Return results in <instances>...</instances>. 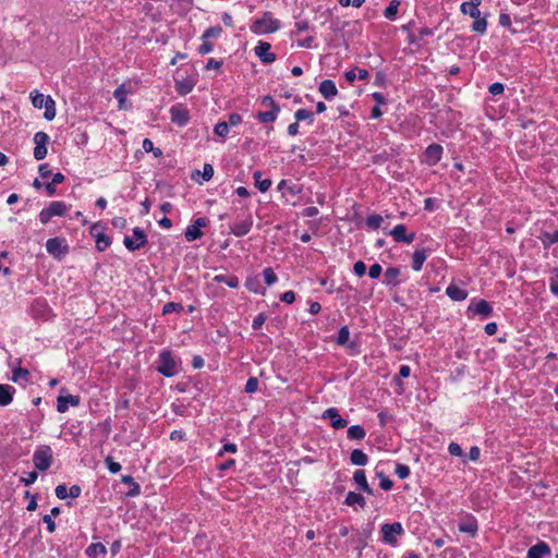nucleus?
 Wrapping results in <instances>:
<instances>
[{"label":"nucleus","instance_id":"5","mask_svg":"<svg viewBox=\"0 0 558 558\" xmlns=\"http://www.w3.org/2000/svg\"><path fill=\"white\" fill-rule=\"evenodd\" d=\"M53 461V453L50 446L43 445L38 447L33 454V463L39 471L48 470Z\"/></svg>","mask_w":558,"mask_h":558},{"label":"nucleus","instance_id":"38","mask_svg":"<svg viewBox=\"0 0 558 558\" xmlns=\"http://www.w3.org/2000/svg\"><path fill=\"white\" fill-rule=\"evenodd\" d=\"M471 29L480 35H484L487 31V20L486 17H481V15L477 19H474V22L471 25Z\"/></svg>","mask_w":558,"mask_h":558},{"label":"nucleus","instance_id":"47","mask_svg":"<svg viewBox=\"0 0 558 558\" xmlns=\"http://www.w3.org/2000/svg\"><path fill=\"white\" fill-rule=\"evenodd\" d=\"M264 280L267 286H272L277 282L278 277L271 267H267L263 270Z\"/></svg>","mask_w":558,"mask_h":558},{"label":"nucleus","instance_id":"39","mask_svg":"<svg viewBox=\"0 0 558 558\" xmlns=\"http://www.w3.org/2000/svg\"><path fill=\"white\" fill-rule=\"evenodd\" d=\"M294 119L298 122L307 121L308 124H313L314 113L308 109H299L294 112Z\"/></svg>","mask_w":558,"mask_h":558},{"label":"nucleus","instance_id":"18","mask_svg":"<svg viewBox=\"0 0 558 558\" xmlns=\"http://www.w3.org/2000/svg\"><path fill=\"white\" fill-rule=\"evenodd\" d=\"M389 234L393 238V240L398 243H407L410 244L415 240V233L412 232L410 234L407 233V227L404 225H397L389 231Z\"/></svg>","mask_w":558,"mask_h":558},{"label":"nucleus","instance_id":"10","mask_svg":"<svg viewBox=\"0 0 558 558\" xmlns=\"http://www.w3.org/2000/svg\"><path fill=\"white\" fill-rule=\"evenodd\" d=\"M50 141V137L47 133L39 131L34 135V158L36 160H43L47 156V145Z\"/></svg>","mask_w":558,"mask_h":558},{"label":"nucleus","instance_id":"42","mask_svg":"<svg viewBox=\"0 0 558 558\" xmlns=\"http://www.w3.org/2000/svg\"><path fill=\"white\" fill-rule=\"evenodd\" d=\"M29 378V372L26 368L16 367L12 372V380L19 383L21 380L27 381Z\"/></svg>","mask_w":558,"mask_h":558},{"label":"nucleus","instance_id":"50","mask_svg":"<svg viewBox=\"0 0 558 558\" xmlns=\"http://www.w3.org/2000/svg\"><path fill=\"white\" fill-rule=\"evenodd\" d=\"M377 476L379 478V486L384 490H390L393 486V482L386 476L383 472L377 473Z\"/></svg>","mask_w":558,"mask_h":558},{"label":"nucleus","instance_id":"21","mask_svg":"<svg viewBox=\"0 0 558 558\" xmlns=\"http://www.w3.org/2000/svg\"><path fill=\"white\" fill-rule=\"evenodd\" d=\"M550 555L549 545L545 542H538L527 550V558H544Z\"/></svg>","mask_w":558,"mask_h":558},{"label":"nucleus","instance_id":"32","mask_svg":"<svg viewBox=\"0 0 558 558\" xmlns=\"http://www.w3.org/2000/svg\"><path fill=\"white\" fill-rule=\"evenodd\" d=\"M350 461L353 465L364 466L368 462V457L361 449H354L350 454Z\"/></svg>","mask_w":558,"mask_h":558},{"label":"nucleus","instance_id":"28","mask_svg":"<svg viewBox=\"0 0 558 558\" xmlns=\"http://www.w3.org/2000/svg\"><path fill=\"white\" fill-rule=\"evenodd\" d=\"M15 388L10 385L0 384V405H9L13 400Z\"/></svg>","mask_w":558,"mask_h":558},{"label":"nucleus","instance_id":"60","mask_svg":"<svg viewBox=\"0 0 558 558\" xmlns=\"http://www.w3.org/2000/svg\"><path fill=\"white\" fill-rule=\"evenodd\" d=\"M381 271H383V268L379 264H373L371 267H369V270H368V276L372 278V279H377L380 275H381Z\"/></svg>","mask_w":558,"mask_h":558},{"label":"nucleus","instance_id":"45","mask_svg":"<svg viewBox=\"0 0 558 558\" xmlns=\"http://www.w3.org/2000/svg\"><path fill=\"white\" fill-rule=\"evenodd\" d=\"M222 33V28L219 25L208 27L202 35V39L218 38Z\"/></svg>","mask_w":558,"mask_h":558},{"label":"nucleus","instance_id":"35","mask_svg":"<svg viewBox=\"0 0 558 558\" xmlns=\"http://www.w3.org/2000/svg\"><path fill=\"white\" fill-rule=\"evenodd\" d=\"M85 553L88 557L95 558L99 555H105L107 549L102 543H93L86 548Z\"/></svg>","mask_w":558,"mask_h":558},{"label":"nucleus","instance_id":"63","mask_svg":"<svg viewBox=\"0 0 558 558\" xmlns=\"http://www.w3.org/2000/svg\"><path fill=\"white\" fill-rule=\"evenodd\" d=\"M260 104L262 106L268 107L269 109H274V107H280L269 95L262 97Z\"/></svg>","mask_w":558,"mask_h":558},{"label":"nucleus","instance_id":"55","mask_svg":"<svg viewBox=\"0 0 558 558\" xmlns=\"http://www.w3.org/2000/svg\"><path fill=\"white\" fill-rule=\"evenodd\" d=\"M505 90V86L502 83H499V82H496V83H493L492 85H489L488 87V92L494 95V96H497V95H500L502 94Z\"/></svg>","mask_w":558,"mask_h":558},{"label":"nucleus","instance_id":"41","mask_svg":"<svg viewBox=\"0 0 558 558\" xmlns=\"http://www.w3.org/2000/svg\"><path fill=\"white\" fill-rule=\"evenodd\" d=\"M448 452L450 456L452 457H459V458H462V462L465 463L466 462V456L464 454L461 446L458 444V442H454V441H451L449 445H448Z\"/></svg>","mask_w":558,"mask_h":558},{"label":"nucleus","instance_id":"57","mask_svg":"<svg viewBox=\"0 0 558 558\" xmlns=\"http://www.w3.org/2000/svg\"><path fill=\"white\" fill-rule=\"evenodd\" d=\"M481 457V449L477 446H473L470 448L469 454L466 456V460L476 462Z\"/></svg>","mask_w":558,"mask_h":558},{"label":"nucleus","instance_id":"14","mask_svg":"<svg viewBox=\"0 0 558 558\" xmlns=\"http://www.w3.org/2000/svg\"><path fill=\"white\" fill-rule=\"evenodd\" d=\"M207 226L206 218H197L192 225H190L184 232V238L187 242L195 241L203 236L202 228Z\"/></svg>","mask_w":558,"mask_h":558},{"label":"nucleus","instance_id":"61","mask_svg":"<svg viewBox=\"0 0 558 558\" xmlns=\"http://www.w3.org/2000/svg\"><path fill=\"white\" fill-rule=\"evenodd\" d=\"M353 271L356 276L362 277L366 272V265L364 262L359 260L353 265Z\"/></svg>","mask_w":558,"mask_h":558},{"label":"nucleus","instance_id":"20","mask_svg":"<svg viewBox=\"0 0 558 558\" xmlns=\"http://www.w3.org/2000/svg\"><path fill=\"white\" fill-rule=\"evenodd\" d=\"M458 527L460 532L475 536L478 530L477 520L473 515H466L460 521Z\"/></svg>","mask_w":558,"mask_h":558},{"label":"nucleus","instance_id":"9","mask_svg":"<svg viewBox=\"0 0 558 558\" xmlns=\"http://www.w3.org/2000/svg\"><path fill=\"white\" fill-rule=\"evenodd\" d=\"M47 252L57 259H61L69 252V246L66 244L65 239L62 238H51L46 242Z\"/></svg>","mask_w":558,"mask_h":558},{"label":"nucleus","instance_id":"46","mask_svg":"<svg viewBox=\"0 0 558 558\" xmlns=\"http://www.w3.org/2000/svg\"><path fill=\"white\" fill-rule=\"evenodd\" d=\"M182 311H183V305L181 303H175V302H168L162 307L163 315H168L173 312L180 313Z\"/></svg>","mask_w":558,"mask_h":558},{"label":"nucleus","instance_id":"12","mask_svg":"<svg viewBox=\"0 0 558 558\" xmlns=\"http://www.w3.org/2000/svg\"><path fill=\"white\" fill-rule=\"evenodd\" d=\"M65 388L60 390V393L57 398V411L59 413H65L69 410V405L78 407L81 402L80 396L66 395L64 396Z\"/></svg>","mask_w":558,"mask_h":558},{"label":"nucleus","instance_id":"44","mask_svg":"<svg viewBox=\"0 0 558 558\" xmlns=\"http://www.w3.org/2000/svg\"><path fill=\"white\" fill-rule=\"evenodd\" d=\"M460 11L463 14L470 15L472 19H477L481 15V11L476 7H472L465 2H462L460 5Z\"/></svg>","mask_w":558,"mask_h":558},{"label":"nucleus","instance_id":"26","mask_svg":"<svg viewBox=\"0 0 558 558\" xmlns=\"http://www.w3.org/2000/svg\"><path fill=\"white\" fill-rule=\"evenodd\" d=\"M195 86V81L191 77H185L182 80H175V90L179 95L184 96L193 90Z\"/></svg>","mask_w":558,"mask_h":558},{"label":"nucleus","instance_id":"6","mask_svg":"<svg viewBox=\"0 0 558 558\" xmlns=\"http://www.w3.org/2000/svg\"><path fill=\"white\" fill-rule=\"evenodd\" d=\"M404 530L400 522L385 523L380 527L381 541L390 546H396L397 536H401Z\"/></svg>","mask_w":558,"mask_h":558},{"label":"nucleus","instance_id":"58","mask_svg":"<svg viewBox=\"0 0 558 558\" xmlns=\"http://www.w3.org/2000/svg\"><path fill=\"white\" fill-rule=\"evenodd\" d=\"M56 496L59 499H65L69 496V488L65 484H60L56 487Z\"/></svg>","mask_w":558,"mask_h":558},{"label":"nucleus","instance_id":"29","mask_svg":"<svg viewBox=\"0 0 558 558\" xmlns=\"http://www.w3.org/2000/svg\"><path fill=\"white\" fill-rule=\"evenodd\" d=\"M245 287L251 292H254L256 294L265 295L266 289L262 286L260 279L258 276L248 277L245 281Z\"/></svg>","mask_w":558,"mask_h":558},{"label":"nucleus","instance_id":"15","mask_svg":"<svg viewBox=\"0 0 558 558\" xmlns=\"http://www.w3.org/2000/svg\"><path fill=\"white\" fill-rule=\"evenodd\" d=\"M270 49L271 45L269 43L260 40L254 48V52L263 63L269 64L276 60V54L272 53Z\"/></svg>","mask_w":558,"mask_h":558},{"label":"nucleus","instance_id":"51","mask_svg":"<svg viewBox=\"0 0 558 558\" xmlns=\"http://www.w3.org/2000/svg\"><path fill=\"white\" fill-rule=\"evenodd\" d=\"M395 474L399 478L404 480L410 475V468L407 464L398 463L395 469Z\"/></svg>","mask_w":558,"mask_h":558},{"label":"nucleus","instance_id":"8","mask_svg":"<svg viewBox=\"0 0 558 558\" xmlns=\"http://www.w3.org/2000/svg\"><path fill=\"white\" fill-rule=\"evenodd\" d=\"M132 233L133 238L126 235L123 240V244L129 251L134 252L141 250L147 244V235L143 229H141L140 227H135L132 230Z\"/></svg>","mask_w":558,"mask_h":558},{"label":"nucleus","instance_id":"52","mask_svg":"<svg viewBox=\"0 0 558 558\" xmlns=\"http://www.w3.org/2000/svg\"><path fill=\"white\" fill-rule=\"evenodd\" d=\"M105 463L109 472L112 474H117L118 472L121 471V464L119 462H116L111 457H107Z\"/></svg>","mask_w":558,"mask_h":558},{"label":"nucleus","instance_id":"59","mask_svg":"<svg viewBox=\"0 0 558 558\" xmlns=\"http://www.w3.org/2000/svg\"><path fill=\"white\" fill-rule=\"evenodd\" d=\"M222 60H216L214 58H209L205 65V70H219L222 66Z\"/></svg>","mask_w":558,"mask_h":558},{"label":"nucleus","instance_id":"19","mask_svg":"<svg viewBox=\"0 0 558 558\" xmlns=\"http://www.w3.org/2000/svg\"><path fill=\"white\" fill-rule=\"evenodd\" d=\"M442 147L439 144H432L425 149V160L428 165L438 163L442 157Z\"/></svg>","mask_w":558,"mask_h":558},{"label":"nucleus","instance_id":"53","mask_svg":"<svg viewBox=\"0 0 558 558\" xmlns=\"http://www.w3.org/2000/svg\"><path fill=\"white\" fill-rule=\"evenodd\" d=\"M258 389V379L256 377H250L245 384V392L254 393Z\"/></svg>","mask_w":558,"mask_h":558},{"label":"nucleus","instance_id":"1","mask_svg":"<svg viewBox=\"0 0 558 558\" xmlns=\"http://www.w3.org/2000/svg\"><path fill=\"white\" fill-rule=\"evenodd\" d=\"M157 371L165 377H173L181 371V361L170 350H162L158 355Z\"/></svg>","mask_w":558,"mask_h":558},{"label":"nucleus","instance_id":"13","mask_svg":"<svg viewBox=\"0 0 558 558\" xmlns=\"http://www.w3.org/2000/svg\"><path fill=\"white\" fill-rule=\"evenodd\" d=\"M171 122L185 126L190 121V112L183 105H174L169 109Z\"/></svg>","mask_w":558,"mask_h":558},{"label":"nucleus","instance_id":"62","mask_svg":"<svg viewBox=\"0 0 558 558\" xmlns=\"http://www.w3.org/2000/svg\"><path fill=\"white\" fill-rule=\"evenodd\" d=\"M280 301L287 304H292L295 301V293L291 290L286 291L280 295Z\"/></svg>","mask_w":558,"mask_h":558},{"label":"nucleus","instance_id":"22","mask_svg":"<svg viewBox=\"0 0 558 558\" xmlns=\"http://www.w3.org/2000/svg\"><path fill=\"white\" fill-rule=\"evenodd\" d=\"M319 93L326 98L327 100L332 99L338 94V88L333 81L331 80H324L318 87Z\"/></svg>","mask_w":558,"mask_h":558},{"label":"nucleus","instance_id":"64","mask_svg":"<svg viewBox=\"0 0 558 558\" xmlns=\"http://www.w3.org/2000/svg\"><path fill=\"white\" fill-rule=\"evenodd\" d=\"M214 49V45L209 43L207 39L203 40V44L198 47V52L201 54H207L211 52Z\"/></svg>","mask_w":558,"mask_h":558},{"label":"nucleus","instance_id":"7","mask_svg":"<svg viewBox=\"0 0 558 558\" xmlns=\"http://www.w3.org/2000/svg\"><path fill=\"white\" fill-rule=\"evenodd\" d=\"M106 227L101 222L92 225L89 233L95 239L96 248L99 252L106 251L110 244V238L105 233Z\"/></svg>","mask_w":558,"mask_h":558},{"label":"nucleus","instance_id":"33","mask_svg":"<svg viewBox=\"0 0 558 558\" xmlns=\"http://www.w3.org/2000/svg\"><path fill=\"white\" fill-rule=\"evenodd\" d=\"M253 179L255 181V186L263 193L267 192L271 186V180L270 179H263L262 180V172L255 171L253 173Z\"/></svg>","mask_w":558,"mask_h":558},{"label":"nucleus","instance_id":"27","mask_svg":"<svg viewBox=\"0 0 558 558\" xmlns=\"http://www.w3.org/2000/svg\"><path fill=\"white\" fill-rule=\"evenodd\" d=\"M349 338H350L349 327L348 326H342L339 329V331H338L337 344L341 345V347H347L350 350L356 348V343L355 342H350Z\"/></svg>","mask_w":558,"mask_h":558},{"label":"nucleus","instance_id":"30","mask_svg":"<svg viewBox=\"0 0 558 558\" xmlns=\"http://www.w3.org/2000/svg\"><path fill=\"white\" fill-rule=\"evenodd\" d=\"M280 112V107H274V109H269L267 111H259L256 113V119L260 123H269L276 121L278 114Z\"/></svg>","mask_w":558,"mask_h":558},{"label":"nucleus","instance_id":"48","mask_svg":"<svg viewBox=\"0 0 558 558\" xmlns=\"http://www.w3.org/2000/svg\"><path fill=\"white\" fill-rule=\"evenodd\" d=\"M400 271L396 267H389L385 272L386 284H396L395 280L399 276Z\"/></svg>","mask_w":558,"mask_h":558},{"label":"nucleus","instance_id":"54","mask_svg":"<svg viewBox=\"0 0 558 558\" xmlns=\"http://www.w3.org/2000/svg\"><path fill=\"white\" fill-rule=\"evenodd\" d=\"M38 477V474L36 471H32L29 473H27V475L25 477H21V482L25 485V486H31L32 484H34L36 482Z\"/></svg>","mask_w":558,"mask_h":558},{"label":"nucleus","instance_id":"40","mask_svg":"<svg viewBox=\"0 0 558 558\" xmlns=\"http://www.w3.org/2000/svg\"><path fill=\"white\" fill-rule=\"evenodd\" d=\"M399 5H400V1H398V0L390 1L388 7L384 11V16L387 20L393 21L397 16Z\"/></svg>","mask_w":558,"mask_h":558},{"label":"nucleus","instance_id":"2","mask_svg":"<svg viewBox=\"0 0 558 558\" xmlns=\"http://www.w3.org/2000/svg\"><path fill=\"white\" fill-rule=\"evenodd\" d=\"M280 28V21L272 16V13L266 11L260 17L255 19L250 29L255 35H265L275 33Z\"/></svg>","mask_w":558,"mask_h":558},{"label":"nucleus","instance_id":"11","mask_svg":"<svg viewBox=\"0 0 558 558\" xmlns=\"http://www.w3.org/2000/svg\"><path fill=\"white\" fill-rule=\"evenodd\" d=\"M468 314L481 315L486 318L493 314V307L490 303L485 300L473 299L468 306Z\"/></svg>","mask_w":558,"mask_h":558},{"label":"nucleus","instance_id":"23","mask_svg":"<svg viewBox=\"0 0 558 558\" xmlns=\"http://www.w3.org/2000/svg\"><path fill=\"white\" fill-rule=\"evenodd\" d=\"M429 251L425 247L417 248L412 255V268L414 271H420L424 262L427 259Z\"/></svg>","mask_w":558,"mask_h":558},{"label":"nucleus","instance_id":"34","mask_svg":"<svg viewBox=\"0 0 558 558\" xmlns=\"http://www.w3.org/2000/svg\"><path fill=\"white\" fill-rule=\"evenodd\" d=\"M350 440H362L366 436L364 427L361 425H352L347 430Z\"/></svg>","mask_w":558,"mask_h":558},{"label":"nucleus","instance_id":"16","mask_svg":"<svg viewBox=\"0 0 558 558\" xmlns=\"http://www.w3.org/2000/svg\"><path fill=\"white\" fill-rule=\"evenodd\" d=\"M324 420H329L330 425L335 429L344 428L348 425L347 420L342 418L336 408H328L323 413Z\"/></svg>","mask_w":558,"mask_h":558},{"label":"nucleus","instance_id":"43","mask_svg":"<svg viewBox=\"0 0 558 558\" xmlns=\"http://www.w3.org/2000/svg\"><path fill=\"white\" fill-rule=\"evenodd\" d=\"M383 221H384V219L380 215L374 214V215H369L366 218L365 223L369 229L377 230L380 228Z\"/></svg>","mask_w":558,"mask_h":558},{"label":"nucleus","instance_id":"36","mask_svg":"<svg viewBox=\"0 0 558 558\" xmlns=\"http://www.w3.org/2000/svg\"><path fill=\"white\" fill-rule=\"evenodd\" d=\"M126 95H128V90H126L124 84L120 85L113 92V97L118 100L119 109H126V106H125Z\"/></svg>","mask_w":558,"mask_h":558},{"label":"nucleus","instance_id":"4","mask_svg":"<svg viewBox=\"0 0 558 558\" xmlns=\"http://www.w3.org/2000/svg\"><path fill=\"white\" fill-rule=\"evenodd\" d=\"M71 205L65 204L62 201H53L49 205L43 208L39 213V221L43 225H47L52 217H63L68 214Z\"/></svg>","mask_w":558,"mask_h":558},{"label":"nucleus","instance_id":"31","mask_svg":"<svg viewBox=\"0 0 558 558\" xmlns=\"http://www.w3.org/2000/svg\"><path fill=\"white\" fill-rule=\"evenodd\" d=\"M344 504L349 507L359 506L361 509L366 506L365 498L361 494L354 492L348 493Z\"/></svg>","mask_w":558,"mask_h":558},{"label":"nucleus","instance_id":"25","mask_svg":"<svg viewBox=\"0 0 558 558\" xmlns=\"http://www.w3.org/2000/svg\"><path fill=\"white\" fill-rule=\"evenodd\" d=\"M446 294L452 300V301H464L468 298V291L458 287L454 283H450L446 288Z\"/></svg>","mask_w":558,"mask_h":558},{"label":"nucleus","instance_id":"17","mask_svg":"<svg viewBox=\"0 0 558 558\" xmlns=\"http://www.w3.org/2000/svg\"><path fill=\"white\" fill-rule=\"evenodd\" d=\"M253 227V216L247 214L244 220L235 222L230 226V233L235 236H244L246 235Z\"/></svg>","mask_w":558,"mask_h":558},{"label":"nucleus","instance_id":"49","mask_svg":"<svg viewBox=\"0 0 558 558\" xmlns=\"http://www.w3.org/2000/svg\"><path fill=\"white\" fill-rule=\"evenodd\" d=\"M214 133L220 137H226L229 133V125L226 121H219L215 128Z\"/></svg>","mask_w":558,"mask_h":558},{"label":"nucleus","instance_id":"37","mask_svg":"<svg viewBox=\"0 0 558 558\" xmlns=\"http://www.w3.org/2000/svg\"><path fill=\"white\" fill-rule=\"evenodd\" d=\"M214 281L226 283L230 288H238L240 283L238 277L233 275H217L214 277Z\"/></svg>","mask_w":558,"mask_h":558},{"label":"nucleus","instance_id":"24","mask_svg":"<svg viewBox=\"0 0 558 558\" xmlns=\"http://www.w3.org/2000/svg\"><path fill=\"white\" fill-rule=\"evenodd\" d=\"M353 481L362 492L373 495V489L367 483L366 474L364 470H356L353 474Z\"/></svg>","mask_w":558,"mask_h":558},{"label":"nucleus","instance_id":"56","mask_svg":"<svg viewBox=\"0 0 558 558\" xmlns=\"http://www.w3.org/2000/svg\"><path fill=\"white\" fill-rule=\"evenodd\" d=\"M265 322H266V316H265V314L260 313L257 316H255V318L253 319L252 328L254 330H258L262 328V326L265 324Z\"/></svg>","mask_w":558,"mask_h":558},{"label":"nucleus","instance_id":"3","mask_svg":"<svg viewBox=\"0 0 558 558\" xmlns=\"http://www.w3.org/2000/svg\"><path fill=\"white\" fill-rule=\"evenodd\" d=\"M32 104L35 108L41 109L45 108L44 118L47 121H51L56 117V102L50 96H45L44 94L34 90L31 93Z\"/></svg>","mask_w":558,"mask_h":558}]
</instances>
